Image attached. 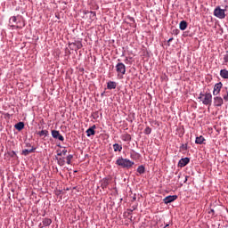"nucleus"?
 Wrapping results in <instances>:
<instances>
[{
  "instance_id": "obj_23",
  "label": "nucleus",
  "mask_w": 228,
  "mask_h": 228,
  "mask_svg": "<svg viewBox=\"0 0 228 228\" xmlns=\"http://www.w3.org/2000/svg\"><path fill=\"white\" fill-rule=\"evenodd\" d=\"M39 136H49V131L47 130H42L37 133Z\"/></svg>"
},
{
  "instance_id": "obj_2",
  "label": "nucleus",
  "mask_w": 228,
  "mask_h": 228,
  "mask_svg": "<svg viewBox=\"0 0 228 228\" xmlns=\"http://www.w3.org/2000/svg\"><path fill=\"white\" fill-rule=\"evenodd\" d=\"M200 101H201L202 104L205 106H211L213 102V95L211 93L200 94L199 97Z\"/></svg>"
},
{
  "instance_id": "obj_16",
  "label": "nucleus",
  "mask_w": 228,
  "mask_h": 228,
  "mask_svg": "<svg viewBox=\"0 0 228 228\" xmlns=\"http://www.w3.org/2000/svg\"><path fill=\"white\" fill-rule=\"evenodd\" d=\"M51 224H53V220H51V218H44L43 219L44 227H49V225H51Z\"/></svg>"
},
{
  "instance_id": "obj_7",
  "label": "nucleus",
  "mask_w": 228,
  "mask_h": 228,
  "mask_svg": "<svg viewBox=\"0 0 228 228\" xmlns=\"http://www.w3.org/2000/svg\"><path fill=\"white\" fill-rule=\"evenodd\" d=\"M224 104V99L220 96L214 97V106L216 108H220Z\"/></svg>"
},
{
  "instance_id": "obj_9",
  "label": "nucleus",
  "mask_w": 228,
  "mask_h": 228,
  "mask_svg": "<svg viewBox=\"0 0 228 228\" xmlns=\"http://www.w3.org/2000/svg\"><path fill=\"white\" fill-rule=\"evenodd\" d=\"M163 200L164 204H170L171 202L177 200V195L167 196Z\"/></svg>"
},
{
  "instance_id": "obj_15",
  "label": "nucleus",
  "mask_w": 228,
  "mask_h": 228,
  "mask_svg": "<svg viewBox=\"0 0 228 228\" xmlns=\"http://www.w3.org/2000/svg\"><path fill=\"white\" fill-rule=\"evenodd\" d=\"M220 76L223 79H228V70L226 69H221Z\"/></svg>"
},
{
  "instance_id": "obj_30",
  "label": "nucleus",
  "mask_w": 228,
  "mask_h": 228,
  "mask_svg": "<svg viewBox=\"0 0 228 228\" xmlns=\"http://www.w3.org/2000/svg\"><path fill=\"white\" fill-rule=\"evenodd\" d=\"M9 156H11V158H15V156H17V153H15V151H12L9 153Z\"/></svg>"
},
{
  "instance_id": "obj_17",
  "label": "nucleus",
  "mask_w": 228,
  "mask_h": 228,
  "mask_svg": "<svg viewBox=\"0 0 228 228\" xmlns=\"http://www.w3.org/2000/svg\"><path fill=\"white\" fill-rule=\"evenodd\" d=\"M114 152H122V145L118 143L113 144Z\"/></svg>"
},
{
  "instance_id": "obj_13",
  "label": "nucleus",
  "mask_w": 228,
  "mask_h": 228,
  "mask_svg": "<svg viewBox=\"0 0 228 228\" xmlns=\"http://www.w3.org/2000/svg\"><path fill=\"white\" fill-rule=\"evenodd\" d=\"M204 142H206V139L204 138V136L200 135L199 137H196L195 143H197L198 145H202Z\"/></svg>"
},
{
  "instance_id": "obj_8",
  "label": "nucleus",
  "mask_w": 228,
  "mask_h": 228,
  "mask_svg": "<svg viewBox=\"0 0 228 228\" xmlns=\"http://www.w3.org/2000/svg\"><path fill=\"white\" fill-rule=\"evenodd\" d=\"M222 86H224V84H222V82L216 84L213 90V95H218V94H220V91L222 90Z\"/></svg>"
},
{
  "instance_id": "obj_33",
  "label": "nucleus",
  "mask_w": 228,
  "mask_h": 228,
  "mask_svg": "<svg viewBox=\"0 0 228 228\" xmlns=\"http://www.w3.org/2000/svg\"><path fill=\"white\" fill-rule=\"evenodd\" d=\"M62 155H63L62 151L57 154V156H62Z\"/></svg>"
},
{
  "instance_id": "obj_29",
  "label": "nucleus",
  "mask_w": 228,
  "mask_h": 228,
  "mask_svg": "<svg viewBox=\"0 0 228 228\" xmlns=\"http://www.w3.org/2000/svg\"><path fill=\"white\" fill-rule=\"evenodd\" d=\"M181 149H183V151H187L188 150V144H182Z\"/></svg>"
},
{
  "instance_id": "obj_20",
  "label": "nucleus",
  "mask_w": 228,
  "mask_h": 228,
  "mask_svg": "<svg viewBox=\"0 0 228 228\" xmlns=\"http://www.w3.org/2000/svg\"><path fill=\"white\" fill-rule=\"evenodd\" d=\"M223 98H224V101L225 102H228V90H227V87H225L224 90H223Z\"/></svg>"
},
{
  "instance_id": "obj_34",
  "label": "nucleus",
  "mask_w": 228,
  "mask_h": 228,
  "mask_svg": "<svg viewBox=\"0 0 228 228\" xmlns=\"http://www.w3.org/2000/svg\"><path fill=\"white\" fill-rule=\"evenodd\" d=\"M26 146L27 147H31V144L30 143H27Z\"/></svg>"
},
{
  "instance_id": "obj_36",
  "label": "nucleus",
  "mask_w": 228,
  "mask_h": 228,
  "mask_svg": "<svg viewBox=\"0 0 228 228\" xmlns=\"http://www.w3.org/2000/svg\"><path fill=\"white\" fill-rule=\"evenodd\" d=\"M186 181H188V177H185V181H184V183H186Z\"/></svg>"
},
{
  "instance_id": "obj_19",
  "label": "nucleus",
  "mask_w": 228,
  "mask_h": 228,
  "mask_svg": "<svg viewBox=\"0 0 228 228\" xmlns=\"http://www.w3.org/2000/svg\"><path fill=\"white\" fill-rule=\"evenodd\" d=\"M121 139L123 140V142H131V134H122Z\"/></svg>"
},
{
  "instance_id": "obj_27",
  "label": "nucleus",
  "mask_w": 228,
  "mask_h": 228,
  "mask_svg": "<svg viewBox=\"0 0 228 228\" xmlns=\"http://www.w3.org/2000/svg\"><path fill=\"white\" fill-rule=\"evenodd\" d=\"M90 18L92 19V20H95V17H96V14H95V12H90Z\"/></svg>"
},
{
  "instance_id": "obj_31",
  "label": "nucleus",
  "mask_w": 228,
  "mask_h": 228,
  "mask_svg": "<svg viewBox=\"0 0 228 228\" xmlns=\"http://www.w3.org/2000/svg\"><path fill=\"white\" fill-rule=\"evenodd\" d=\"M61 152H62V155H63V156H66V155H67V150H66V149L62 150Z\"/></svg>"
},
{
  "instance_id": "obj_18",
  "label": "nucleus",
  "mask_w": 228,
  "mask_h": 228,
  "mask_svg": "<svg viewBox=\"0 0 228 228\" xmlns=\"http://www.w3.org/2000/svg\"><path fill=\"white\" fill-rule=\"evenodd\" d=\"M179 28L182 31H184L188 28V23L185 20H182L179 24Z\"/></svg>"
},
{
  "instance_id": "obj_28",
  "label": "nucleus",
  "mask_w": 228,
  "mask_h": 228,
  "mask_svg": "<svg viewBox=\"0 0 228 228\" xmlns=\"http://www.w3.org/2000/svg\"><path fill=\"white\" fill-rule=\"evenodd\" d=\"M224 63H228V52H226V54L224 56Z\"/></svg>"
},
{
  "instance_id": "obj_1",
  "label": "nucleus",
  "mask_w": 228,
  "mask_h": 228,
  "mask_svg": "<svg viewBox=\"0 0 228 228\" xmlns=\"http://www.w3.org/2000/svg\"><path fill=\"white\" fill-rule=\"evenodd\" d=\"M9 26H11V28L22 29V28L26 26V23L24 22V20L22 18H17L15 16H12L9 20Z\"/></svg>"
},
{
  "instance_id": "obj_14",
  "label": "nucleus",
  "mask_w": 228,
  "mask_h": 228,
  "mask_svg": "<svg viewBox=\"0 0 228 228\" xmlns=\"http://www.w3.org/2000/svg\"><path fill=\"white\" fill-rule=\"evenodd\" d=\"M35 151H37V148L32 147V149H30V150H23L22 154H23V156H28L29 154L35 152Z\"/></svg>"
},
{
  "instance_id": "obj_21",
  "label": "nucleus",
  "mask_w": 228,
  "mask_h": 228,
  "mask_svg": "<svg viewBox=\"0 0 228 228\" xmlns=\"http://www.w3.org/2000/svg\"><path fill=\"white\" fill-rule=\"evenodd\" d=\"M15 129H17L18 131H22V129H24V122H19L18 124H16Z\"/></svg>"
},
{
  "instance_id": "obj_10",
  "label": "nucleus",
  "mask_w": 228,
  "mask_h": 228,
  "mask_svg": "<svg viewBox=\"0 0 228 228\" xmlns=\"http://www.w3.org/2000/svg\"><path fill=\"white\" fill-rule=\"evenodd\" d=\"M188 163H190V158H183L181 159L178 162V167H180L181 168H183V167H186V165H188Z\"/></svg>"
},
{
  "instance_id": "obj_3",
  "label": "nucleus",
  "mask_w": 228,
  "mask_h": 228,
  "mask_svg": "<svg viewBox=\"0 0 228 228\" xmlns=\"http://www.w3.org/2000/svg\"><path fill=\"white\" fill-rule=\"evenodd\" d=\"M116 165H118V167H121V168H131V167L134 165V162L129 160L128 159H124L122 157H119L116 160Z\"/></svg>"
},
{
  "instance_id": "obj_4",
  "label": "nucleus",
  "mask_w": 228,
  "mask_h": 228,
  "mask_svg": "<svg viewBox=\"0 0 228 228\" xmlns=\"http://www.w3.org/2000/svg\"><path fill=\"white\" fill-rule=\"evenodd\" d=\"M214 15L217 19H225V9H221L220 6L216 7L214 10Z\"/></svg>"
},
{
  "instance_id": "obj_25",
  "label": "nucleus",
  "mask_w": 228,
  "mask_h": 228,
  "mask_svg": "<svg viewBox=\"0 0 228 228\" xmlns=\"http://www.w3.org/2000/svg\"><path fill=\"white\" fill-rule=\"evenodd\" d=\"M73 158H74V155H68L66 157L67 165H70V163L72 162Z\"/></svg>"
},
{
  "instance_id": "obj_37",
  "label": "nucleus",
  "mask_w": 228,
  "mask_h": 228,
  "mask_svg": "<svg viewBox=\"0 0 228 228\" xmlns=\"http://www.w3.org/2000/svg\"><path fill=\"white\" fill-rule=\"evenodd\" d=\"M167 227H168V224H167V225L165 226V228H167Z\"/></svg>"
},
{
  "instance_id": "obj_5",
  "label": "nucleus",
  "mask_w": 228,
  "mask_h": 228,
  "mask_svg": "<svg viewBox=\"0 0 228 228\" xmlns=\"http://www.w3.org/2000/svg\"><path fill=\"white\" fill-rule=\"evenodd\" d=\"M116 72H118V74H121L122 76H124L126 74V65L122 62H118L116 65Z\"/></svg>"
},
{
  "instance_id": "obj_11",
  "label": "nucleus",
  "mask_w": 228,
  "mask_h": 228,
  "mask_svg": "<svg viewBox=\"0 0 228 228\" xmlns=\"http://www.w3.org/2000/svg\"><path fill=\"white\" fill-rule=\"evenodd\" d=\"M95 125H94L93 126H91L90 128H88L86 133L87 136H94L95 135Z\"/></svg>"
},
{
  "instance_id": "obj_32",
  "label": "nucleus",
  "mask_w": 228,
  "mask_h": 228,
  "mask_svg": "<svg viewBox=\"0 0 228 228\" xmlns=\"http://www.w3.org/2000/svg\"><path fill=\"white\" fill-rule=\"evenodd\" d=\"M172 40H174V37L169 38L167 42L170 43Z\"/></svg>"
},
{
  "instance_id": "obj_12",
  "label": "nucleus",
  "mask_w": 228,
  "mask_h": 228,
  "mask_svg": "<svg viewBox=\"0 0 228 228\" xmlns=\"http://www.w3.org/2000/svg\"><path fill=\"white\" fill-rule=\"evenodd\" d=\"M108 90H115L117 88V82L110 81L107 83Z\"/></svg>"
},
{
  "instance_id": "obj_6",
  "label": "nucleus",
  "mask_w": 228,
  "mask_h": 228,
  "mask_svg": "<svg viewBox=\"0 0 228 228\" xmlns=\"http://www.w3.org/2000/svg\"><path fill=\"white\" fill-rule=\"evenodd\" d=\"M52 136L55 140H60V142H63L65 140V137L60 134V131H57V130H52Z\"/></svg>"
},
{
  "instance_id": "obj_24",
  "label": "nucleus",
  "mask_w": 228,
  "mask_h": 228,
  "mask_svg": "<svg viewBox=\"0 0 228 228\" xmlns=\"http://www.w3.org/2000/svg\"><path fill=\"white\" fill-rule=\"evenodd\" d=\"M137 172L138 174L142 175V174H145V167L143 166H139L137 168Z\"/></svg>"
},
{
  "instance_id": "obj_35",
  "label": "nucleus",
  "mask_w": 228,
  "mask_h": 228,
  "mask_svg": "<svg viewBox=\"0 0 228 228\" xmlns=\"http://www.w3.org/2000/svg\"><path fill=\"white\" fill-rule=\"evenodd\" d=\"M39 228H44V226H42V224H39Z\"/></svg>"
},
{
  "instance_id": "obj_26",
  "label": "nucleus",
  "mask_w": 228,
  "mask_h": 228,
  "mask_svg": "<svg viewBox=\"0 0 228 228\" xmlns=\"http://www.w3.org/2000/svg\"><path fill=\"white\" fill-rule=\"evenodd\" d=\"M151 133H152V128H151V126H147V127L144 129V134H151Z\"/></svg>"
},
{
  "instance_id": "obj_22",
  "label": "nucleus",
  "mask_w": 228,
  "mask_h": 228,
  "mask_svg": "<svg viewBox=\"0 0 228 228\" xmlns=\"http://www.w3.org/2000/svg\"><path fill=\"white\" fill-rule=\"evenodd\" d=\"M57 163L60 167H63L65 165V159L56 157Z\"/></svg>"
}]
</instances>
